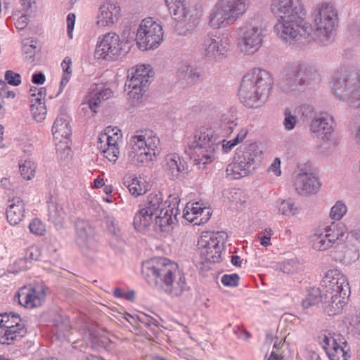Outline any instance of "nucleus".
<instances>
[{"label": "nucleus", "instance_id": "f257e3e1", "mask_svg": "<svg viewBox=\"0 0 360 360\" xmlns=\"http://www.w3.org/2000/svg\"><path fill=\"white\" fill-rule=\"evenodd\" d=\"M221 141L211 128L202 127L193 136L186 138L187 148L184 159L186 166L181 164V176L188 174L189 165H206L215 159V150Z\"/></svg>", "mask_w": 360, "mask_h": 360}, {"label": "nucleus", "instance_id": "f03ea898", "mask_svg": "<svg viewBox=\"0 0 360 360\" xmlns=\"http://www.w3.org/2000/svg\"><path fill=\"white\" fill-rule=\"evenodd\" d=\"M273 84L271 75L261 68L248 71L238 91L239 99L248 108H258L267 100Z\"/></svg>", "mask_w": 360, "mask_h": 360}, {"label": "nucleus", "instance_id": "7ed1b4c3", "mask_svg": "<svg viewBox=\"0 0 360 360\" xmlns=\"http://www.w3.org/2000/svg\"><path fill=\"white\" fill-rule=\"evenodd\" d=\"M141 272L152 288L178 296V292L174 289V283L179 272L177 263L165 257H153L142 263Z\"/></svg>", "mask_w": 360, "mask_h": 360}, {"label": "nucleus", "instance_id": "20e7f679", "mask_svg": "<svg viewBox=\"0 0 360 360\" xmlns=\"http://www.w3.org/2000/svg\"><path fill=\"white\" fill-rule=\"evenodd\" d=\"M331 91L335 98L352 108H360V72L357 70L340 68L333 75Z\"/></svg>", "mask_w": 360, "mask_h": 360}, {"label": "nucleus", "instance_id": "39448f33", "mask_svg": "<svg viewBox=\"0 0 360 360\" xmlns=\"http://www.w3.org/2000/svg\"><path fill=\"white\" fill-rule=\"evenodd\" d=\"M249 0H217L210 11L207 25L220 29L233 25L248 11Z\"/></svg>", "mask_w": 360, "mask_h": 360}, {"label": "nucleus", "instance_id": "423d86ee", "mask_svg": "<svg viewBox=\"0 0 360 360\" xmlns=\"http://www.w3.org/2000/svg\"><path fill=\"white\" fill-rule=\"evenodd\" d=\"M277 37L289 45H304L315 40L311 25L301 17L278 20L274 27Z\"/></svg>", "mask_w": 360, "mask_h": 360}, {"label": "nucleus", "instance_id": "0eeeda50", "mask_svg": "<svg viewBox=\"0 0 360 360\" xmlns=\"http://www.w3.org/2000/svg\"><path fill=\"white\" fill-rule=\"evenodd\" d=\"M262 151L259 145L246 143L240 146L234 155L232 163L228 165L226 172L227 176L239 179L251 174L257 162L262 160Z\"/></svg>", "mask_w": 360, "mask_h": 360}, {"label": "nucleus", "instance_id": "6e6552de", "mask_svg": "<svg viewBox=\"0 0 360 360\" xmlns=\"http://www.w3.org/2000/svg\"><path fill=\"white\" fill-rule=\"evenodd\" d=\"M316 30H313V36L316 39L325 43L333 34L338 26V13L334 6L329 3H321L317 5L314 14Z\"/></svg>", "mask_w": 360, "mask_h": 360}, {"label": "nucleus", "instance_id": "1a4fd4ad", "mask_svg": "<svg viewBox=\"0 0 360 360\" xmlns=\"http://www.w3.org/2000/svg\"><path fill=\"white\" fill-rule=\"evenodd\" d=\"M316 72L304 65L289 68L281 82L283 91L298 94L303 91L316 79Z\"/></svg>", "mask_w": 360, "mask_h": 360}, {"label": "nucleus", "instance_id": "9d476101", "mask_svg": "<svg viewBox=\"0 0 360 360\" xmlns=\"http://www.w3.org/2000/svg\"><path fill=\"white\" fill-rule=\"evenodd\" d=\"M226 238L227 235L224 231L202 232L198 241L201 259L209 263L220 262Z\"/></svg>", "mask_w": 360, "mask_h": 360}, {"label": "nucleus", "instance_id": "9b49d317", "mask_svg": "<svg viewBox=\"0 0 360 360\" xmlns=\"http://www.w3.org/2000/svg\"><path fill=\"white\" fill-rule=\"evenodd\" d=\"M231 41L228 37L217 32L205 34L200 44L202 58L207 62H219L228 56Z\"/></svg>", "mask_w": 360, "mask_h": 360}, {"label": "nucleus", "instance_id": "f8f14e48", "mask_svg": "<svg viewBox=\"0 0 360 360\" xmlns=\"http://www.w3.org/2000/svg\"><path fill=\"white\" fill-rule=\"evenodd\" d=\"M165 209L161 193L152 192L147 196L144 202V207L141 209L134 216L133 223L134 228L139 231H143L152 224L154 215L159 212L160 214H162Z\"/></svg>", "mask_w": 360, "mask_h": 360}, {"label": "nucleus", "instance_id": "ddd939ff", "mask_svg": "<svg viewBox=\"0 0 360 360\" xmlns=\"http://www.w3.org/2000/svg\"><path fill=\"white\" fill-rule=\"evenodd\" d=\"M154 75L155 72L150 65L137 66L136 70L131 72L130 79L125 83V90H129L130 99L141 101Z\"/></svg>", "mask_w": 360, "mask_h": 360}, {"label": "nucleus", "instance_id": "4468645a", "mask_svg": "<svg viewBox=\"0 0 360 360\" xmlns=\"http://www.w3.org/2000/svg\"><path fill=\"white\" fill-rule=\"evenodd\" d=\"M136 40L139 49H155L163 40L162 28L151 18L145 19L137 30Z\"/></svg>", "mask_w": 360, "mask_h": 360}, {"label": "nucleus", "instance_id": "2eb2a0df", "mask_svg": "<svg viewBox=\"0 0 360 360\" xmlns=\"http://www.w3.org/2000/svg\"><path fill=\"white\" fill-rule=\"evenodd\" d=\"M264 37L262 27L250 22L241 30L238 43V48L245 54L252 55L262 46Z\"/></svg>", "mask_w": 360, "mask_h": 360}, {"label": "nucleus", "instance_id": "dca6fc26", "mask_svg": "<svg viewBox=\"0 0 360 360\" xmlns=\"http://www.w3.org/2000/svg\"><path fill=\"white\" fill-rule=\"evenodd\" d=\"M319 338L330 360H347L350 356L349 346L342 335L325 332Z\"/></svg>", "mask_w": 360, "mask_h": 360}, {"label": "nucleus", "instance_id": "f3484780", "mask_svg": "<svg viewBox=\"0 0 360 360\" xmlns=\"http://www.w3.org/2000/svg\"><path fill=\"white\" fill-rule=\"evenodd\" d=\"M127 51L122 48V42L120 37L115 32H109L103 35L98 41L95 50V56L108 60H114Z\"/></svg>", "mask_w": 360, "mask_h": 360}, {"label": "nucleus", "instance_id": "a211bd4d", "mask_svg": "<svg viewBox=\"0 0 360 360\" xmlns=\"http://www.w3.org/2000/svg\"><path fill=\"white\" fill-rule=\"evenodd\" d=\"M169 198L175 200L173 207H171V200H169L168 208L164 210L162 214H160L159 212L153 217V229L157 233H169L172 230L174 225L178 223L177 215L180 199H178L177 194L170 195Z\"/></svg>", "mask_w": 360, "mask_h": 360}, {"label": "nucleus", "instance_id": "6ab92c4d", "mask_svg": "<svg viewBox=\"0 0 360 360\" xmlns=\"http://www.w3.org/2000/svg\"><path fill=\"white\" fill-rule=\"evenodd\" d=\"M323 292L350 294V288L347 277L338 269L327 271L320 283Z\"/></svg>", "mask_w": 360, "mask_h": 360}, {"label": "nucleus", "instance_id": "aec40b11", "mask_svg": "<svg viewBox=\"0 0 360 360\" xmlns=\"http://www.w3.org/2000/svg\"><path fill=\"white\" fill-rule=\"evenodd\" d=\"M129 144L131 150L129 151V155L132 159H135L137 162H149L153 161V157L156 155L155 149L148 143L143 135L132 136Z\"/></svg>", "mask_w": 360, "mask_h": 360}, {"label": "nucleus", "instance_id": "412c9836", "mask_svg": "<svg viewBox=\"0 0 360 360\" xmlns=\"http://www.w3.org/2000/svg\"><path fill=\"white\" fill-rule=\"evenodd\" d=\"M333 117L329 113L320 112L313 117L309 125L310 131L321 136L323 141H329L333 132Z\"/></svg>", "mask_w": 360, "mask_h": 360}, {"label": "nucleus", "instance_id": "4be33fe9", "mask_svg": "<svg viewBox=\"0 0 360 360\" xmlns=\"http://www.w3.org/2000/svg\"><path fill=\"white\" fill-rule=\"evenodd\" d=\"M271 10L278 20H282L301 16L302 8L299 0H273Z\"/></svg>", "mask_w": 360, "mask_h": 360}, {"label": "nucleus", "instance_id": "5701e85b", "mask_svg": "<svg viewBox=\"0 0 360 360\" xmlns=\"http://www.w3.org/2000/svg\"><path fill=\"white\" fill-rule=\"evenodd\" d=\"M294 186L299 195L308 196L317 193L321 184L313 173L300 172L295 177Z\"/></svg>", "mask_w": 360, "mask_h": 360}, {"label": "nucleus", "instance_id": "b1692460", "mask_svg": "<svg viewBox=\"0 0 360 360\" xmlns=\"http://www.w3.org/2000/svg\"><path fill=\"white\" fill-rule=\"evenodd\" d=\"M76 242L83 252L86 250H94V230L88 223L78 221L75 224Z\"/></svg>", "mask_w": 360, "mask_h": 360}, {"label": "nucleus", "instance_id": "393cba45", "mask_svg": "<svg viewBox=\"0 0 360 360\" xmlns=\"http://www.w3.org/2000/svg\"><path fill=\"white\" fill-rule=\"evenodd\" d=\"M44 297V294L37 293L34 288H23L15 294L13 300L25 308L32 309L40 306Z\"/></svg>", "mask_w": 360, "mask_h": 360}, {"label": "nucleus", "instance_id": "a878e982", "mask_svg": "<svg viewBox=\"0 0 360 360\" xmlns=\"http://www.w3.org/2000/svg\"><path fill=\"white\" fill-rule=\"evenodd\" d=\"M201 17V12L194 6H184L181 15V35L191 34L198 26Z\"/></svg>", "mask_w": 360, "mask_h": 360}, {"label": "nucleus", "instance_id": "bb28decb", "mask_svg": "<svg viewBox=\"0 0 360 360\" xmlns=\"http://www.w3.org/2000/svg\"><path fill=\"white\" fill-rule=\"evenodd\" d=\"M323 309L328 316H334L340 314L346 304V300L349 295L330 294L329 292H323Z\"/></svg>", "mask_w": 360, "mask_h": 360}, {"label": "nucleus", "instance_id": "cd10ccee", "mask_svg": "<svg viewBox=\"0 0 360 360\" xmlns=\"http://www.w3.org/2000/svg\"><path fill=\"white\" fill-rule=\"evenodd\" d=\"M112 94V92L109 89L90 92L89 95L85 98V101L82 103V110L84 111V113L89 110L91 116H94L97 112L96 108L101 102L108 99Z\"/></svg>", "mask_w": 360, "mask_h": 360}, {"label": "nucleus", "instance_id": "c85d7f7f", "mask_svg": "<svg viewBox=\"0 0 360 360\" xmlns=\"http://www.w3.org/2000/svg\"><path fill=\"white\" fill-rule=\"evenodd\" d=\"M105 225L109 236V243L114 249L121 250L125 243L118 222L112 217L105 218Z\"/></svg>", "mask_w": 360, "mask_h": 360}, {"label": "nucleus", "instance_id": "c756f323", "mask_svg": "<svg viewBox=\"0 0 360 360\" xmlns=\"http://www.w3.org/2000/svg\"><path fill=\"white\" fill-rule=\"evenodd\" d=\"M53 138L62 142L63 139H69L72 135V129L70 125L69 117L65 114L58 116L52 127Z\"/></svg>", "mask_w": 360, "mask_h": 360}, {"label": "nucleus", "instance_id": "7c9ffc66", "mask_svg": "<svg viewBox=\"0 0 360 360\" xmlns=\"http://www.w3.org/2000/svg\"><path fill=\"white\" fill-rule=\"evenodd\" d=\"M11 202L6 211V218L11 225H17L24 217L25 203L20 197H14Z\"/></svg>", "mask_w": 360, "mask_h": 360}, {"label": "nucleus", "instance_id": "2f4dec72", "mask_svg": "<svg viewBox=\"0 0 360 360\" xmlns=\"http://www.w3.org/2000/svg\"><path fill=\"white\" fill-rule=\"evenodd\" d=\"M120 8L114 4L108 3L100 7L97 24L105 27L113 24L118 19Z\"/></svg>", "mask_w": 360, "mask_h": 360}, {"label": "nucleus", "instance_id": "473e14b6", "mask_svg": "<svg viewBox=\"0 0 360 360\" xmlns=\"http://www.w3.org/2000/svg\"><path fill=\"white\" fill-rule=\"evenodd\" d=\"M27 330L24 325L11 326V328H0V343L10 345L22 338Z\"/></svg>", "mask_w": 360, "mask_h": 360}, {"label": "nucleus", "instance_id": "72a5a7b5", "mask_svg": "<svg viewBox=\"0 0 360 360\" xmlns=\"http://www.w3.org/2000/svg\"><path fill=\"white\" fill-rule=\"evenodd\" d=\"M324 233L333 245L335 243H343L347 238V227L342 223H331L325 227Z\"/></svg>", "mask_w": 360, "mask_h": 360}, {"label": "nucleus", "instance_id": "f704fd0d", "mask_svg": "<svg viewBox=\"0 0 360 360\" xmlns=\"http://www.w3.org/2000/svg\"><path fill=\"white\" fill-rule=\"evenodd\" d=\"M66 216L67 214L62 205L53 203L49 206V220L54 224L57 229L63 227Z\"/></svg>", "mask_w": 360, "mask_h": 360}, {"label": "nucleus", "instance_id": "c9c22d12", "mask_svg": "<svg viewBox=\"0 0 360 360\" xmlns=\"http://www.w3.org/2000/svg\"><path fill=\"white\" fill-rule=\"evenodd\" d=\"M124 185L128 188L130 193L134 197L144 194L149 187L148 184L141 182L134 176L124 177Z\"/></svg>", "mask_w": 360, "mask_h": 360}, {"label": "nucleus", "instance_id": "e433bc0d", "mask_svg": "<svg viewBox=\"0 0 360 360\" xmlns=\"http://www.w3.org/2000/svg\"><path fill=\"white\" fill-rule=\"evenodd\" d=\"M200 78V73L196 67L186 65L184 67L181 74V84L191 86L195 84Z\"/></svg>", "mask_w": 360, "mask_h": 360}, {"label": "nucleus", "instance_id": "4c0bfd02", "mask_svg": "<svg viewBox=\"0 0 360 360\" xmlns=\"http://www.w3.org/2000/svg\"><path fill=\"white\" fill-rule=\"evenodd\" d=\"M179 160H180V156L178 153L168 154L165 157L166 171L171 179H177L179 176L180 166L178 164Z\"/></svg>", "mask_w": 360, "mask_h": 360}, {"label": "nucleus", "instance_id": "58836bf2", "mask_svg": "<svg viewBox=\"0 0 360 360\" xmlns=\"http://www.w3.org/2000/svg\"><path fill=\"white\" fill-rule=\"evenodd\" d=\"M323 301V294L322 288H311L307 291L305 299L302 300V304L304 309H307L311 306L318 304Z\"/></svg>", "mask_w": 360, "mask_h": 360}, {"label": "nucleus", "instance_id": "ea45409f", "mask_svg": "<svg viewBox=\"0 0 360 360\" xmlns=\"http://www.w3.org/2000/svg\"><path fill=\"white\" fill-rule=\"evenodd\" d=\"M312 243L313 248L319 251H324L333 245V243L326 236L324 231L315 233L312 237Z\"/></svg>", "mask_w": 360, "mask_h": 360}, {"label": "nucleus", "instance_id": "a19ab883", "mask_svg": "<svg viewBox=\"0 0 360 360\" xmlns=\"http://www.w3.org/2000/svg\"><path fill=\"white\" fill-rule=\"evenodd\" d=\"M30 110L36 121L41 122L45 119L47 110L44 102H42L40 98L34 99V103L30 105Z\"/></svg>", "mask_w": 360, "mask_h": 360}, {"label": "nucleus", "instance_id": "79ce46f5", "mask_svg": "<svg viewBox=\"0 0 360 360\" xmlns=\"http://www.w3.org/2000/svg\"><path fill=\"white\" fill-rule=\"evenodd\" d=\"M238 118L233 111H230L227 114H224L221 117V127L226 134L233 132V129L238 124Z\"/></svg>", "mask_w": 360, "mask_h": 360}, {"label": "nucleus", "instance_id": "37998d69", "mask_svg": "<svg viewBox=\"0 0 360 360\" xmlns=\"http://www.w3.org/2000/svg\"><path fill=\"white\" fill-rule=\"evenodd\" d=\"M20 172L22 176L27 180H30L34 177L36 166L30 160H21L19 162Z\"/></svg>", "mask_w": 360, "mask_h": 360}, {"label": "nucleus", "instance_id": "c03bdc74", "mask_svg": "<svg viewBox=\"0 0 360 360\" xmlns=\"http://www.w3.org/2000/svg\"><path fill=\"white\" fill-rule=\"evenodd\" d=\"M248 133V129L243 128L240 130V131L238 133L237 136L234 139L227 141L223 140L222 149L224 152H229L231 150L233 149L234 146L241 143L247 136Z\"/></svg>", "mask_w": 360, "mask_h": 360}, {"label": "nucleus", "instance_id": "a18cd8bd", "mask_svg": "<svg viewBox=\"0 0 360 360\" xmlns=\"http://www.w3.org/2000/svg\"><path fill=\"white\" fill-rule=\"evenodd\" d=\"M202 208L198 202H188L183 210L182 217L188 222H193L195 219H197L196 216L190 217V215H198Z\"/></svg>", "mask_w": 360, "mask_h": 360}, {"label": "nucleus", "instance_id": "49530a36", "mask_svg": "<svg viewBox=\"0 0 360 360\" xmlns=\"http://www.w3.org/2000/svg\"><path fill=\"white\" fill-rule=\"evenodd\" d=\"M37 43V40L34 38L25 39L22 41V52L26 56V58L32 61H33L34 58Z\"/></svg>", "mask_w": 360, "mask_h": 360}, {"label": "nucleus", "instance_id": "de8ad7c7", "mask_svg": "<svg viewBox=\"0 0 360 360\" xmlns=\"http://www.w3.org/2000/svg\"><path fill=\"white\" fill-rule=\"evenodd\" d=\"M347 212V207L345 203L342 200H338L331 207L330 217L336 221L340 220Z\"/></svg>", "mask_w": 360, "mask_h": 360}, {"label": "nucleus", "instance_id": "09e8293b", "mask_svg": "<svg viewBox=\"0 0 360 360\" xmlns=\"http://www.w3.org/2000/svg\"><path fill=\"white\" fill-rule=\"evenodd\" d=\"M279 212L283 215H294L298 211L295 202L291 199L283 200L278 206Z\"/></svg>", "mask_w": 360, "mask_h": 360}, {"label": "nucleus", "instance_id": "8fccbe9b", "mask_svg": "<svg viewBox=\"0 0 360 360\" xmlns=\"http://www.w3.org/2000/svg\"><path fill=\"white\" fill-rule=\"evenodd\" d=\"M347 319L352 330L360 335V311L354 310L348 315Z\"/></svg>", "mask_w": 360, "mask_h": 360}, {"label": "nucleus", "instance_id": "3c124183", "mask_svg": "<svg viewBox=\"0 0 360 360\" xmlns=\"http://www.w3.org/2000/svg\"><path fill=\"white\" fill-rule=\"evenodd\" d=\"M166 5L174 20L176 22V26L179 23V8L180 7V0H165Z\"/></svg>", "mask_w": 360, "mask_h": 360}, {"label": "nucleus", "instance_id": "603ef678", "mask_svg": "<svg viewBox=\"0 0 360 360\" xmlns=\"http://www.w3.org/2000/svg\"><path fill=\"white\" fill-rule=\"evenodd\" d=\"M29 229L31 233L37 236H41L46 231L44 224L38 218H35L32 220L29 224Z\"/></svg>", "mask_w": 360, "mask_h": 360}, {"label": "nucleus", "instance_id": "864d4df0", "mask_svg": "<svg viewBox=\"0 0 360 360\" xmlns=\"http://www.w3.org/2000/svg\"><path fill=\"white\" fill-rule=\"evenodd\" d=\"M5 81L12 86H18L21 84V76L12 70H7L4 75Z\"/></svg>", "mask_w": 360, "mask_h": 360}, {"label": "nucleus", "instance_id": "5fc2aeb1", "mask_svg": "<svg viewBox=\"0 0 360 360\" xmlns=\"http://www.w3.org/2000/svg\"><path fill=\"white\" fill-rule=\"evenodd\" d=\"M211 214L210 209L204 207L200 212L198 216H196L197 219H195L192 223H193L194 225L204 224L210 219Z\"/></svg>", "mask_w": 360, "mask_h": 360}, {"label": "nucleus", "instance_id": "6e6d98bb", "mask_svg": "<svg viewBox=\"0 0 360 360\" xmlns=\"http://www.w3.org/2000/svg\"><path fill=\"white\" fill-rule=\"evenodd\" d=\"M240 277L237 274H224L221 277V283L226 286L236 287L238 285Z\"/></svg>", "mask_w": 360, "mask_h": 360}, {"label": "nucleus", "instance_id": "4d7b16f0", "mask_svg": "<svg viewBox=\"0 0 360 360\" xmlns=\"http://www.w3.org/2000/svg\"><path fill=\"white\" fill-rule=\"evenodd\" d=\"M284 115L283 125L285 129L288 131L293 129L297 122V116L292 115L288 110L285 111Z\"/></svg>", "mask_w": 360, "mask_h": 360}, {"label": "nucleus", "instance_id": "13d9d810", "mask_svg": "<svg viewBox=\"0 0 360 360\" xmlns=\"http://www.w3.org/2000/svg\"><path fill=\"white\" fill-rule=\"evenodd\" d=\"M40 257V251L38 248L32 246L26 250L24 260L27 262L31 263L33 260H38Z\"/></svg>", "mask_w": 360, "mask_h": 360}, {"label": "nucleus", "instance_id": "bf43d9fd", "mask_svg": "<svg viewBox=\"0 0 360 360\" xmlns=\"http://www.w3.org/2000/svg\"><path fill=\"white\" fill-rule=\"evenodd\" d=\"M273 235V231L271 229H265L258 234V238L260 243L264 247H267L271 245L270 239Z\"/></svg>", "mask_w": 360, "mask_h": 360}, {"label": "nucleus", "instance_id": "052dcab7", "mask_svg": "<svg viewBox=\"0 0 360 360\" xmlns=\"http://www.w3.org/2000/svg\"><path fill=\"white\" fill-rule=\"evenodd\" d=\"M280 270L285 274H292L297 269V262L293 259H288L280 264Z\"/></svg>", "mask_w": 360, "mask_h": 360}, {"label": "nucleus", "instance_id": "680f3d73", "mask_svg": "<svg viewBox=\"0 0 360 360\" xmlns=\"http://www.w3.org/2000/svg\"><path fill=\"white\" fill-rule=\"evenodd\" d=\"M314 112V107L310 105H302L298 109V112L301 114L304 120H308L310 118H313Z\"/></svg>", "mask_w": 360, "mask_h": 360}, {"label": "nucleus", "instance_id": "e2e57ef3", "mask_svg": "<svg viewBox=\"0 0 360 360\" xmlns=\"http://www.w3.org/2000/svg\"><path fill=\"white\" fill-rule=\"evenodd\" d=\"M104 156L111 162H115L117 158V154L119 153L117 148H107L103 150Z\"/></svg>", "mask_w": 360, "mask_h": 360}, {"label": "nucleus", "instance_id": "0e129e2a", "mask_svg": "<svg viewBox=\"0 0 360 360\" xmlns=\"http://www.w3.org/2000/svg\"><path fill=\"white\" fill-rule=\"evenodd\" d=\"M75 22V15L74 13H69L67 17V31L68 34L70 39L72 38V31Z\"/></svg>", "mask_w": 360, "mask_h": 360}, {"label": "nucleus", "instance_id": "69168bd1", "mask_svg": "<svg viewBox=\"0 0 360 360\" xmlns=\"http://www.w3.org/2000/svg\"><path fill=\"white\" fill-rule=\"evenodd\" d=\"M28 16L27 15H22L18 18V20L15 22V25L18 30H23L28 25Z\"/></svg>", "mask_w": 360, "mask_h": 360}, {"label": "nucleus", "instance_id": "338daca9", "mask_svg": "<svg viewBox=\"0 0 360 360\" xmlns=\"http://www.w3.org/2000/svg\"><path fill=\"white\" fill-rule=\"evenodd\" d=\"M54 324L56 326H63L64 328L68 327L69 320L67 317L63 316L61 315H57L54 320Z\"/></svg>", "mask_w": 360, "mask_h": 360}, {"label": "nucleus", "instance_id": "774afa93", "mask_svg": "<svg viewBox=\"0 0 360 360\" xmlns=\"http://www.w3.org/2000/svg\"><path fill=\"white\" fill-rule=\"evenodd\" d=\"M281 161L280 159L276 158L274 159L273 163L269 168V170L273 172L276 176H280L281 171L280 169Z\"/></svg>", "mask_w": 360, "mask_h": 360}]
</instances>
